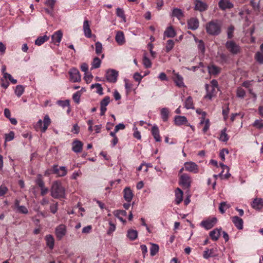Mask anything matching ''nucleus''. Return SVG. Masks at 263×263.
Listing matches in <instances>:
<instances>
[{
	"instance_id": "1",
	"label": "nucleus",
	"mask_w": 263,
	"mask_h": 263,
	"mask_svg": "<svg viewBox=\"0 0 263 263\" xmlns=\"http://www.w3.org/2000/svg\"><path fill=\"white\" fill-rule=\"evenodd\" d=\"M222 25V23L221 21L212 20L206 24V31L210 35H218L221 32Z\"/></svg>"
},
{
	"instance_id": "2",
	"label": "nucleus",
	"mask_w": 263,
	"mask_h": 263,
	"mask_svg": "<svg viewBox=\"0 0 263 263\" xmlns=\"http://www.w3.org/2000/svg\"><path fill=\"white\" fill-rule=\"evenodd\" d=\"M51 195L57 199L65 198V190L61 182L55 181L53 183L51 189Z\"/></svg>"
},
{
	"instance_id": "3",
	"label": "nucleus",
	"mask_w": 263,
	"mask_h": 263,
	"mask_svg": "<svg viewBox=\"0 0 263 263\" xmlns=\"http://www.w3.org/2000/svg\"><path fill=\"white\" fill-rule=\"evenodd\" d=\"M225 46L229 51L233 54H236L240 51V46L233 41H227Z\"/></svg>"
},
{
	"instance_id": "4",
	"label": "nucleus",
	"mask_w": 263,
	"mask_h": 263,
	"mask_svg": "<svg viewBox=\"0 0 263 263\" xmlns=\"http://www.w3.org/2000/svg\"><path fill=\"white\" fill-rule=\"evenodd\" d=\"M192 182L191 177L186 173L181 174L179 176V184L185 189H189Z\"/></svg>"
},
{
	"instance_id": "5",
	"label": "nucleus",
	"mask_w": 263,
	"mask_h": 263,
	"mask_svg": "<svg viewBox=\"0 0 263 263\" xmlns=\"http://www.w3.org/2000/svg\"><path fill=\"white\" fill-rule=\"evenodd\" d=\"M51 123V120L48 115L44 117L43 121L39 120L36 123V127L40 128L42 133H44L47 130L48 127Z\"/></svg>"
},
{
	"instance_id": "6",
	"label": "nucleus",
	"mask_w": 263,
	"mask_h": 263,
	"mask_svg": "<svg viewBox=\"0 0 263 263\" xmlns=\"http://www.w3.org/2000/svg\"><path fill=\"white\" fill-rule=\"evenodd\" d=\"M184 170L187 172L197 174L199 171L198 165L194 162L188 161L184 163Z\"/></svg>"
},
{
	"instance_id": "7",
	"label": "nucleus",
	"mask_w": 263,
	"mask_h": 263,
	"mask_svg": "<svg viewBox=\"0 0 263 263\" xmlns=\"http://www.w3.org/2000/svg\"><path fill=\"white\" fill-rule=\"evenodd\" d=\"M67 170L65 166L59 167L58 165H54L52 167V173L57 175L58 177H63L67 174Z\"/></svg>"
},
{
	"instance_id": "8",
	"label": "nucleus",
	"mask_w": 263,
	"mask_h": 263,
	"mask_svg": "<svg viewBox=\"0 0 263 263\" xmlns=\"http://www.w3.org/2000/svg\"><path fill=\"white\" fill-rule=\"evenodd\" d=\"M118 73L114 69L108 70L106 73V80L111 83L117 81Z\"/></svg>"
},
{
	"instance_id": "9",
	"label": "nucleus",
	"mask_w": 263,
	"mask_h": 263,
	"mask_svg": "<svg viewBox=\"0 0 263 263\" xmlns=\"http://www.w3.org/2000/svg\"><path fill=\"white\" fill-rule=\"evenodd\" d=\"M55 235L59 240H61L66 233V227L64 224H60L55 228Z\"/></svg>"
},
{
	"instance_id": "10",
	"label": "nucleus",
	"mask_w": 263,
	"mask_h": 263,
	"mask_svg": "<svg viewBox=\"0 0 263 263\" xmlns=\"http://www.w3.org/2000/svg\"><path fill=\"white\" fill-rule=\"evenodd\" d=\"M70 80L73 82H79L81 80V75L79 70L76 68L70 69L69 72Z\"/></svg>"
},
{
	"instance_id": "11",
	"label": "nucleus",
	"mask_w": 263,
	"mask_h": 263,
	"mask_svg": "<svg viewBox=\"0 0 263 263\" xmlns=\"http://www.w3.org/2000/svg\"><path fill=\"white\" fill-rule=\"evenodd\" d=\"M217 222V219L215 217L208 219L202 221L201 225L206 230L211 229Z\"/></svg>"
},
{
	"instance_id": "12",
	"label": "nucleus",
	"mask_w": 263,
	"mask_h": 263,
	"mask_svg": "<svg viewBox=\"0 0 263 263\" xmlns=\"http://www.w3.org/2000/svg\"><path fill=\"white\" fill-rule=\"evenodd\" d=\"M205 87L206 91V95L205 98H208L210 100L216 95V93L218 91V90H217V88H216L210 87V85L208 84H205Z\"/></svg>"
},
{
	"instance_id": "13",
	"label": "nucleus",
	"mask_w": 263,
	"mask_h": 263,
	"mask_svg": "<svg viewBox=\"0 0 263 263\" xmlns=\"http://www.w3.org/2000/svg\"><path fill=\"white\" fill-rule=\"evenodd\" d=\"M208 7V5L201 0L195 1V10L202 12L206 10Z\"/></svg>"
},
{
	"instance_id": "14",
	"label": "nucleus",
	"mask_w": 263,
	"mask_h": 263,
	"mask_svg": "<svg viewBox=\"0 0 263 263\" xmlns=\"http://www.w3.org/2000/svg\"><path fill=\"white\" fill-rule=\"evenodd\" d=\"M174 122L175 125L177 126H181L185 125L189 126L190 124L188 123L187 120L185 116H176L174 118Z\"/></svg>"
},
{
	"instance_id": "15",
	"label": "nucleus",
	"mask_w": 263,
	"mask_h": 263,
	"mask_svg": "<svg viewBox=\"0 0 263 263\" xmlns=\"http://www.w3.org/2000/svg\"><path fill=\"white\" fill-rule=\"evenodd\" d=\"M110 102V98L108 96H106L102 99L100 102V115L103 116L106 111V106Z\"/></svg>"
},
{
	"instance_id": "16",
	"label": "nucleus",
	"mask_w": 263,
	"mask_h": 263,
	"mask_svg": "<svg viewBox=\"0 0 263 263\" xmlns=\"http://www.w3.org/2000/svg\"><path fill=\"white\" fill-rule=\"evenodd\" d=\"M216 251V248H212L211 249L207 248H205L203 252V257L204 259H208L210 257L217 256V254L215 253Z\"/></svg>"
},
{
	"instance_id": "17",
	"label": "nucleus",
	"mask_w": 263,
	"mask_h": 263,
	"mask_svg": "<svg viewBox=\"0 0 263 263\" xmlns=\"http://www.w3.org/2000/svg\"><path fill=\"white\" fill-rule=\"evenodd\" d=\"M219 7L222 10L231 9L233 7V4L229 0H220L218 3Z\"/></svg>"
},
{
	"instance_id": "18",
	"label": "nucleus",
	"mask_w": 263,
	"mask_h": 263,
	"mask_svg": "<svg viewBox=\"0 0 263 263\" xmlns=\"http://www.w3.org/2000/svg\"><path fill=\"white\" fill-rule=\"evenodd\" d=\"M187 27L189 29L193 30L197 29L199 27V21L196 18H191L187 21Z\"/></svg>"
},
{
	"instance_id": "19",
	"label": "nucleus",
	"mask_w": 263,
	"mask_h": 263,
	"mask_svg": "<svg viewBox=\"0 0 263 263\" xmlns=\"http://www.w3.org/2000/svg\"><path fill=\"white\" fill-rule=\"evenodd\" d=\"M63 36V33L61 30H58L54 33L51 36L52 41L54 44L58 43V45L60 44Z\"/></svg>"
},
{
	"instance_id": "20",
	"label": "nucleus",
	"mask_w": 263,
	"mask_h": 263,
	"mask_svg": "<svg viewBox=\"0 0 263 263\" xmlns=\"http://www.w3.org/2000/svg\"><path fill=\"white\" fill-rule=\"evenodd\" d=\"M83 31L86 37L90 38L92 36L91 30L88 20H85L83 23Z\"/></svg>"
},
{
	"instance_id": "21",
	"label": "nucleus",
	"mask_w": 263,
	"mask_h": 263,
	"mask_svg": "<svg viewBox=\"0 0 263 263\" xmlns=\"http://www.w3.org/2000/svg\"><path fill=\"white\" fill-rule=\"evenodd\" d=\"M173 73L174 74V81L176 85L179 87H184V84L183 83V77L178 73H175L174 70L173 71Z\"/></svg>"
},
{
	"instance_id": "22",
	"label": "nucleus",
	"mask_w": 263,
	"mask_h": 263,
	"mask_svg": "<svg viewBox=\"0 0 263 263\" xmlns=\"http://www.w3.org/2000/svg\"><path fill=\"white\" fill-rule=\"evenodd\" d=\"M124 193V198L125 200L128 202H130L133 198V193L131 189L126 187L124 189L123 191Z\"/></svg>"
},
{
	"instance_id": "23",
	"label": "nucleus",
	"mask_w": 263,
	"mask_h": 263,
	"mask_svg": "<svg viewBox=\"0 0 263 263\" xmlns=\"http://www.w3.org/2000/svg\"><path fill=\"white\" fill-rule=\"evenodd\" d=\"M83 143L79 140H75L72 143V151L75 153H80L82 151L83 148Z\"/></svg>"
},
{
	"instance_id": "24",
	"label": "nucleus",
	"mask_w": 263,
	"mask_h": 263,
	"mask_svg": "<svg viewBox=\"0 0 263 263\" xmlns=\"http://www.w3.org/2000/svg\"><path fill=\"white\" fill-rule=\"evenodd\" d=\"M232 220L235 227L239 230L243 229V220L239 217L235 216L232 217Z\"/></svg>"
},
{
	"instance_id": "25",
	"label": "nucleus",
	"mask_w": 263,
	"mask_h": 263,
	"mask_svg": "<svg viewBox=\"0 0 263 263\" xmlns=\"http://www.w3.org/2000/svg\"><path fill=\"white\" fill-rule=\"evenodd\" d=\"M252 206L256 210L261 209L263 208V200L261 198L255 199L252 203Z\"/></svg>"
},
{
	"instance_id": "26",
	"label": "nucleus",
	"mask_w": 263,
	"mask_h": 263,
	"mask_svg": "<svg viewBox=\"0 0 263 263\" xmlns=\"http://www.w3.org/2000/svg\"><path fill=\"white\" fill-rule=\"evenodd\" d=\"M152 134L154 139L157 142H160L161 140V137L159 135V130L157 125H154L152 128Z\"/></svg>"
},
{
	"instance_id": "27",
	"label": "nucleus",
	"mask_w": 263,
	"mask_h": 263,
	"mask_svg": "<svg viewBox=\"0 0 263 263\" xmlns=\"http://www.w3.org/2000/svg\"><path fill=\"white\" fill-rule=\"evenodd\" d=\"M115 40L119 45H122L124 44L125 40L123 32L120 31H118L116 35Z\"/></svg>"
},
{
	"instance_id": "28",
	"label": "nucleus",
	"mask_w": 263,
	"mask_h": 263,
	"mask_svg": "<svg viewBox=\"0 0 263 263\" xmlns=\"http://www.w3.org/2000/svg\"><path fill=\"white\" fill-rule=\"evenodd\" d=\"M221 229H215L213 231H211L209 233V235L211 239L214 241H216L218 239Z\"/></svg>"
},
{
	"instance_id": "29",
	"label": "nucleus",
	"mask_w": 263,
	"mask_h": 263,
	"mask_svg": "<svg viewBox=\"0 0 263 263\" xmlns=\"http://www.w3.org/2000/svg\"><path fill=\"white\" fill-rule=\"evenodd\" d=\"M209 73L211 75H216L220 72V68L218 66L211 64L208 66Z\"/></svg>"
},
{
	"instance_id": "30",
	"label": "nucleus",
	"mask_w": 263,
	"mask_h": 263,
	"mask_svg": "<svg viewBox=\"0 0 263 263\" xmlns=\"http://www.w3.org/2000/svg\"><path fill=\"white\" fill-rule=\"evenodd\" d=\"M47 246L50 249H52L54 245V239L52 235H47L45 237Z\"/></svg>"
},
{
	"instance_id": "31",
	"label": "nucleus",
	"mask_w": 263,
	"mask_h": 263,
	"mask_svg": "<svg viewBox=\"0 0 263 263\" xmlns=\"http://www.w3.org/2000/svg\"><path fill=\"white\" fill-rule=\"evenodd\" d=\"M183 192L179 189L177 188L175 191V202L177 204H179L182 200Z\"/></svg>"
},
{
	"instance_id": "32",
	"label": "nucleus",
	"mask_w": 263,
	"mask_h": 263,
	"mask_svg": "<svg viewBox=\"0 0 263 263\" xmlns=\"http://www.w3.org/2000/svg\"><path fill=\"white\" fill-rule=\"evenodd\" d=\"M164 35L167 37H173L176 35V32L172 26H170L166 29Z\"/></svg>"
},
{
	"instance_id": "33",
	"label": "nucleus",
	"mask_w": 263,
	"mask_h": 263,
	"mask_svg": "<svg viewBox=\"0 0 263 263\" xmlns=\"http://www.w3.org/2000/svg\"><path fill=\"white\" fill-rule=\"evenodd\" d=\"M172 16L176 17L178 20H180L183 17V13L182 11L178 8H174L172 10Z\"/></svg>"
},
{
	"instance_id": "34",
	"label": "nucleus",
	"mask_w": 263,
	"mask_h": 263,
	"mask_svg": "<svg viewBox=\"0 0 263 263\" xmlns=\"http://www.w3.org/2000/svg\"><path fill=\"white\" fill-rule=\"evenodd\" d=\"M184 107L187 109L194 108L193 99L191 96L188 97L185 100L184 102Z\"/></svg>"
},
{
	"instance_id": "35",
	"label": "nucleus",
	"mask_w": 263,
	"mask_h": 263,
	"mask_svg": "<svg viewBox=\"0 0 263 263\" xmlns=\"http://www.w3.org/2000/svg\"><path fill=\"white\" fill-rule=\"evenodd\" d=\"M49 39V36L45 35L44 36H39L35 41V44L38 46L42 45L44 43L47 41Z\"/></svg>"
},
{
	"instance_id": "36",
	"label": "nucleus",
	"mask_w": 263,
	"mask_h": 263,
	"mask_svg": "<svg viewBox=\"0 0 263 263\" xmlns=\"http://www.w3.org/2000/svg\"><path fill=\"white\" fill-rule=\"evenodd\" d=\"M127 237L131 240L136 239L138 236V232L136 230H129L127 232Z\"/></svg>"
},
{
	"instance_id": "37",
	"label": "nucleus",
	"mask_w": 263,
	"mask_h": 263,
	"mask_svg": "<svg viewBox=\"0 0 263 263\" xmlns=\"http://www.w3.org/2000/svg\"><path fill=\"white\" fill-rule=\"evenodd\" d=\"M226 128H224L221 131L220 137L219 138V140L226 142L229 140V136L226 133Z\"/></svg>"
},
{
	"instance_id": "38",
	"label": "nucleus",
	"mask_w": 263,
	"mask_h": 263,
	"mask_svg": "<svg viewBox=\"0 0 263 263\" xmlns=\"http://www.w3.org/2000/svg\"><path fill=\"white\" fill-rule=\"evenodd\" d=\"M169 110L167 108H163L161 110V115L163 121L165 122L168 118Z\"/></svg>"
},
{
	"instance_id": "39",
	"label": "nucleus",
	"mask_w": 263,
	"mask_h": 263,
	"mask_svg": "<svg viewBox=\"0 0 263 263\" xmlns=\"http://www.w3.org/2000/svg\"><path fill=\"white\" fill-rule=\"evenodd\" d=\"M101 63V61L100 60V59L98 57H95L93 59V61L91 63V69H96L100 67Z\"/></svg>"
},
{
	"instance_id": "40",
	"label": "nucleus",
	"mask_w": 263,
	"mask_h": 263,
	"mask_svg": "<svg viewBox=\"0 0 263 263\" xmlns=\"http://www.w3.org/2000/svg\"><path fill=\"white\" fill-rule=\"evenodd\" d=\"M230 207V205L227 204L226 202H221L219 206V210L221 214H223L226 210L229 209Z\"/></svg>"
},
{
	"instance_id": "41",
	"label": "nucleus",
	"mask_w": 263,
	"mask_h": 263,
	"mask_svg": "<svg viewBox=\"0 0 263 263\" xmlns=\"http://www.w3.org/2000/svg\"><path fill=\"white\" fill-rule=\"evenodd\" d=\"M94 88H96V89H97L96 92L97 93H98L100 95H103V88L100 84L96 83V84H92L91 85V88L92 89Z\"/></svg>"
},
{
	"instance_id": "42",
	"label": "nucleus",
	"mask_w": 263,
	"mask_h": 263,
	"mask_svg": "<svg viewBox=\"0 0 263 263\" xmlns=\"http://www.w3.org/2000/svg\"><path fill=\"white\" fill-rule=\"evenodd\" d=\"M196 112L199 115H201L202 116L200 118V122L199 123V125H203V124L204 122V119L205 118V116L206 115V114L205 111H202L201 109H197L196 110Z\"/></svg>"
},
{
	"instance_id": "43",
	"label": "nucleus",
	"mask_w": 263,
	"mask_h": 263,
	"mask_svg": "<svg viewBox=\"0 0 263 263\" xmlns=\"http://www.w3.org/2000/svg\"><path fill=\"white\" fill-rule=\"evenodd\" d=\"M159 249L158 245L156 244H152L150 249V253L151 256H155L158 252Z\"/></svg>"
},
{
	"instance_id": "44",
	"label": "nucleus",
	"mask_w": 263,
	"mask_h": 263,
	"mask_svg": "<svg viewBox=\"0 0 263 263\" xmlns=\"http://www.w3.org/2000/svg\"><path fill=\"white\" fill-rule=\"evenodd\" d=\"M143 64L146 68H150L152 66V63L150 60L147 57L146 54H144L143 58Z\"/></svg>"
},
{
	"instance_id": "45",
	"label": "nucleus",
	"mask_w": 263,
	"mask_h": 263,
	"mask_svg": "<svg viewBox=\"0 0 263 263\" xmlns=\"http://www.w3.org/2000/svg\"><path fill=\"white\" fill-rule=\"evenodd\" d=\"M24 91V88L22 85H17L16 87L15 93L18 97H20Z\"/></svg>"
},
{
	"instance_id": "46",
	"label": "nucleus",
	"mask_w": 263,
	"mask_h": 263,
	"mask_svg": "<svg viewBox=\"0 0 263 263\" xmlns=\"http://www.w3.org/2000/svg\"><path fill=\"white\" fill-rule=\"evenodd\" d=\"M116 14L118 17L122 18L124 22L126 21V17L124 14V11L122 9L118 8L116 10Z\"/></svg>"
},
{
	"instance_id": "47",
	"label": "nucleus",
	"mask_w": 263,
	"mask_h": 263,
	"mask_svg": "<svg viewBox=\"0 0 263 263\" xmlns=\"http://www.w3.org/2000/svg\"><path fill=\"white\" fill-rule=\"evenodd\" d=\"M174 42L172 40H168L166 45V52H170L174 47Z\"/></svg>"
},
{
	"instance_id": "48",
	"label": "nucleus",
	"mask_w": 263,
	"mask_h": 263,
	"mask_svg": "<svg viewBox=\"0 0 263 263\" xmlns=\"http://www.w3.org/2000/svg\"><path fill=\"white\" fill-rule=\"evenodd\" d=\"M237 96L239 98H243L246 96L245 90L240 87H239L237 89Z\"/></svg>"
},
{
	"instance_id": "49",
	"label": "nucleus",
	"mask_w": 263,
	"mask_h": 263,
	"mask_svg": "<svg viewBox=\"0 0 263 263\" xmlns=\"http://www.w3.org/2000/svg\"><path fill=\"white\" fill-rule=\"evenodd\" d=\"M255 60L260 64H263V53L257 52L255 54Z\"/></svg>"
},
{
	"instance_id": "50",
	"label": "nucleus",
	"mask_w": 263,
	"mask_h": 263,
	"mask_svg": "<svg viewBox=\"0 0 263 263\" xmlns=\"http://www.w3.org/2000/svg\"><path fill=\"white\" fill-rule=\"evenodd\" d=\"M234 30V27L233 25H231L228 27L227 30V35L228 39H231L233 37Z\"/></svg>"
},
{
	"instance_id": "51",
	"label": "nucleus",
	"mask_w": 263,
	"mask_h": 263,
	"mask_svg": "<svg viewBox=\"0 0 263 263\" xmlns=\"http://www.w3.org/2000/svg\"><path fill=\"white\" fill-rule=\"evenodd\" d=\"M5 141H10L12 140L14 138V133L11 131L9 133L5 134Z\"/></svg>"
},
{
	"instance_id": "52",
	"label": "nucleus",
	"mask_w": 263,
	"mask_h": 263,
	"mask_svg": "<svg viewBox=\"0 0 263 263\" xmlns=\"http://www.w3.org/2000/svg\"><path fill=\"white\" fill-rule=\"evenodd\" d=\"M17 209V212L24 214H27L28 213V210L27 208L24 206V205H21L18 206V208Z\"/></svg>"
},
{
	"instance_id": "53",
	"label": "nucleus",
	"mask_w": 263,
	"mask_h": 263,
	"mask_svg": "<svg viewBox=\"0 0 263 263\" xmlns=\"http://www.w3.org/2000/svg\"><path fill=\"white\" fill-rule=\"evenodd\" d=\"M196 42L198 43V47L201 50L202 52H204L205 51L204 44L202 40H195Z\"/></svg>"
},
{
	"instance_id": "54",
	"label": "nucleus",
	"mask_w": 263,
	"mask_h": 263,
	"mask_svg": "<svg viewBox=\"0 0 263 263\" xmlns=\"http://www.w3.org/2000/svg\"><path fill=\"white\" fill-rule=\"evenodd\" d=\"M4 78L6 79H8L13 84H16L17 83V80L16 79H14L12 76L7 72L4 73Z\"/></svg>"
},
{
	"instance_id": "55",
	"label": "nucleus",
	"mask_w": 263,
	"mask_h": 263,
	"mask_svg": "<svg viewBox=\"0 0 263 263\" xmlns=\"http://www.w3.org/2000/svg\"><path fill=\"white\" fill-rule=\"evenodd\" d=\"M95 46H96V53L97 54H100L101 53L102 50V44L99 42H97L96 43Z\"/></svg>"
},
{
	"instance_id": "56",
	"label": "nucleus",
	"mask_w": 263,
	"mask_h": 263,
	"mask_svg": "<svg viewBox=\"0 0 263 263\" xmlns=\"http://www.w3.org/2000/svg\"><path fill=\"white\" fill-rule=\"evenodd\" d=\"M253 125L257 128L261 129L263 127V123L261 120H256Z\"/></svg>"
},
{
	"instance_id": "57",
	"label": "nucleus",
	"mask_w": 263,
	"mask_h": 263,
	"mask_svg": "<svg viewBox=\"0 0 263 263\" xmlns=\"http://www.w3.org/2000/svg\"><path fill=\"white\" fill-rule=\"evenodd\" d=\"M229 154V151L227 149H222L221 151H220L219 153V157L221 159V160L222 161H224L225 160V155L226 154Z\"/></svg>"
},
{
	"instance_id": "58",
	"label": "nucleus",
	"mask_w": 263,
	"mask_h": 263,
	"mask_svg": "<svg viewBox=\"0 0 263 263\" xmlns=\"http://www.w3.org/2000/svg\"><path fill=\"white\" fill-rule=\"evenodd\" d=\"M204 124V127L202 129V131L203 133H206L208 129H209V127H210V120L209 119H204V123L203 124Z\"/></svg>"
},
{
	"instance_id": "59",
	"label": "nucleus",
	"mask_w": 263,
	"mask_h": 263,
	"mask_svg": "<svg viewBox=\"0 0 263 263\" xmlns=\"http://www.w3.org/2000/svg\"><path fill=\"white\" fill-rule=\"evenodd\" d=\"M126 214V212L124 210H117L114 212V215L117 217H119V216H125Z\"/></svg>"
},
{
	"instance_id": "60",
	"label": "nucleus",
	"mask_w": 263,
	"mask_h": 263,
	"mask_svg": "<svg viewBox=\"0 0 263 263\" xmlns=\"http://www.w3.org/2000/svg\"><path fill=\"white\" fill-rule=\"evenodd\" d=\"M58 104L63 107L69 106V101L66 100L64 101H58Z\"/></svg>"
},
{
	"instance_id": "61",
	"label": "nucleus",
	"mask_w": 263,
	"mask_h": 263,
	"mask_svg": "<svg viewBox=\"0 0 263 263\" xmlns=\"http://www.w3.org/2000/svg\"><path fill=\"white\" fill-rule=\"evenodd\" d=\"M220 166L221 167L222 171H221V172L220 174H219V177H220L221 178H222V173L224 172V171H226L227 172H229L230 169L228 166L223 164V163H220Z\"/></svg>"
},
{
	"instance_id": "62",
	"label": "nucleus",
	"mask_w": 263,
	"mask_h": 263,
	"mask_svg": "<svg viewBox=\"0 0 263 263\" xmlns=\"http://www.w3.org/2000/svg\"><path fill=\"white\" fill-rule=\"evenodd\" d=\"M8 191V189L4 186L1 185L0 186V197L5 195Z\"/></svg>"
},
{
	"instance_id": "63",
	"label": "nucleus",
	"mask_w": 263,
	"mask_h": 263,
	"mask_svg": "<svg viewBox=\"0 0 263 263\" xmlns=\"http://www.w3.org/2000/svg\"><path fill=\"white\" fill-rule=\"evenodd\" d=\"M109 228L107 231L108 234H111L113 232H114L116 230V225L112 223L111 222H109Z\"/></svg>"
},
{
	"instance_id": "64",
	"label": "nucleus",
	"mask_w": 263,
	"mask_h": 263,
	"mask_svg": "<svg viewBox=\"0 0 263 263\" xmlns=\"http://www.w3.org/2000/svg\"><path fill=\"white\" fill-rule=\"evenodd\" d=\"M72 99L77 103L80 102V93L79 92H76L72 96Z\"/></svg>"
}]
</instances>
